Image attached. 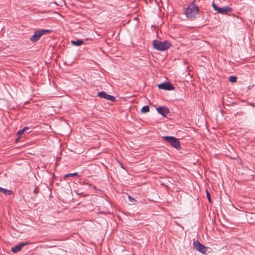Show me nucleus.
I'll use <instances>...</instances> for the list:
<instances>
[{
  "label": "nucleus",
  "instance_id": "nucleus-1",
  "mask_svg": "<svg viewBox=\"0 0 255 255\" xmlns=\"http://www.w3.org/2000/svg\"><path fill=\"white\" fill-rule=\"evenodd\" d=\"M184 13L188 19L193 20L199 14V7L193 2L184 8Z\"/></svg>",
  "mask_w": 255,
  "mask_h": 255
},
{
  "label": "nucleus",
  "instance_id": "nucleus-3",
  "mask_svg": "<svg viewBox=\"0 0 255 255\" xmlns=\"http://www.w3.org/2000/svg\"><path fill=\"white\" fill-rule=\"evenodd\" d=\"M163 138L167 142H169L172 146L176 148L180 147V142L178 139L175 137L170 136H165Z\"/></svg>",
  "mask_w": 255,
  "mask_h": 255
},
{
  "label": "nucleus",
  "instance_id": "nucleus-13",
  "mask_svg": "<svg viewBox=\"0 0 255 255\" xmlns=\"http://www.w3.org/2000/svg\"><path fill=\"white\" fill-rule=\"evenodd\" d=\"M27 130H29V128L25 127L22 129L19 130L17 133L18 137L19 138L20 136L24 133V132H25Z\"/></svg>",
  "mask_w": 255,
  "mask_h": 255
},
{
  "label": "nucleus",
  "instance_id": "nucleus-17",
  "mask_svg": "<svg viewBox=\"0 0 255 255\" xmlns=\"http://www.w3.org/2000/svg\"><path fill=\"white\" fill-rule=\"evenodd\" d=\"M206 195H207V197L208 198V200L209 201V202H211V198H210V193L209 192L206 190Z\"/></svg>",
  "mask_w": 255,
  "mask_h": 255
},
{
  "label": "nucleus",
  "instance_id": "nucleus-15",
  "mask_svg": "<svg viewBox=\"0 0 255 255\" xmlns=\"http://www.w3.org/2000/svg\"><path fill=\"white\" fill-rule=\"evenodd\" d=\"M0 192H2L5 194L6 195H10L11 194V191L7 190L6 189L2 188L1 187H0Z\"/></svg>",
  "mask_w": 255,
  "mask_h": 255
},
{
  "label": "nucleus",
  "instance_id": "nucleus-5",
  "mask_svg": "<svg viewBox=\"0 0 255 255\" xmlns=\"http://www.w3.org/2000/svg\"><path fill=\"white\" fill-rule=\"evenodd\" d=\"M212 6L216 11H217L218 13L221 14H225L229 12H231L232 10V8L229 6H225L223 7H219L216 4H215L214 2L212 3Z\"/></svg>",
  "mask_w": 255,
  "mask_h": 255
},
{
  "label": "nucleus",
  "instance_id": "nucleus-19",
  "mask_svg": "<svg viewBox=\"0 0 255 255\" xmlns=\"http://www.w3.org/2000/svg\"><path fill=\"white\" fill-rule=\"evenodd\" d=\"M34 192L35 194H37V189H35Z\"/></svg>",
  "mask_w": 255,
  "mask_h": 255
},
{
  "label": "nucleus",
  "instance_id": "nucleus-7",
  "mask_svg": "<svg viewBox=\"0 0 255 255\" xmlns=\"http://www.w3.org/2000/svg\"><path fill=\"white\" fill-rule=\"evenodd\" d=\"M98 96L111 101H115L116 100V98L115 97L108 95L105 92H100L98 93Z\"/></svg>",
  "mask_w": 255,
  "mask_h": 255
},
{
  "label": "nucleus",
  "instance_id": "nucleus-16",
  "mask_svg": "<svg viewBox=\"0 0 255 255\" xmlns=\"http://www.w3.org/2000/svg\"><path fill=\"white\" fill-rule=\"evenodd\" d=\"M237 77L236 76H231L229 78V81L231 83L236 82L237 81Z\"/></svg>",
  "mask_w": 255,
  "mask_h": 255
},
{
  "label": "nucleus",
  "instance_id": "nucleus-18",
  "mask_svg": "<svg viewBox=\"0 0 255 255\" xmlns=\"http://www.w3.org/2000/svg\"><path fill=\"white\" fill-rule=\"evenodd\" d=\"M128 198H129V201H131V202H132V201H133V200H134V199H133V198H131V197H130V196H129V197H128Z\"/></svg>",
  "mask_w": 255,
  "mask_h": 255
},
{
  "label": "nucleus",
  "instance_id": "nucleus-4",
  "mask_svg": "<svg viewBox=\"0 0 255 255\" xmlns=\"http://www.w3.org/2000/svg\"><path fill=\"white\" fill-rule=\"evenodd\" d=\"M50 31L49 30L40 29L35 31L33 35L30 38V40L32 42L38 41L40 38L44 34Z\"/></svg>",
  "mask_w": 255,
  "mask_h": 255
},
{
  "label": "nucleus",
  "instance_id": "nucleus-9",
  "mask_svg": "<svg viewBox=\"0 0 255 255\" xmlns=\"http://www.w3.org/2000/svg\"><path fill=\"white\" fill-rule=\"evenodd\" d=\"M156 110L159 114L164 117H166L169 113V110L166 107H159L156 108Z\"/></svg>",
  "mask_w": 255,
  "mask_h": 255
},
{
  "label": "nucleus",
  "instance_id": "nucleus-14",
  "mask_svg": "<svg viewBox=\"0 0 255 255\" xmlns=\"http://www.w3.org/2000/svg\"><path fill=\"white\" fill-rule=\"evenodd\" d=\"M149 111V107L148 106H143L141 109V113L142 114H145Z\"/></svg>",
  "mask_w": 255,
  "mask_h": 255
},
{
  "label": "nucleus",
  "instance_id": "nucleus-11",
  "mask_svg": "<svg viewBox=\"0 0 255 255\" xmlns=\"http://www.w3.org/2000/svg\"><path fill=\"white\" fill-rule=\"evenodd\" d=\"M71 43L74 46H80L84 43V41L81 39H77L76 40H72Z\"/></svg>",
  "mask_w": 255,
  "mask_h": 255
},
{
  "label": "nucleus",
  "instance_id": "nucleus-6",
  "mask_svg": "<svg viewBox=\"0 0 255 255\" xmlns=\"http://www.w3.org/2000/svg\"><path fill=\"white\" fill-rule=\"evenodd\" d=\"M194 247L195 249L202 253L206 254L207 251V248L201 244L199 242H194L193 243Z\"/></svg>",
  "mask_w": 255,
  "mask_h": 255
},
{
  "label": "nucleus",
  "instance_id": "nucleus-12",
  "mask_svg": "<svg viewBox=\"0 0 255 255\" xmlns=\"http://www.w3.org/2000/svg\"><path fill=\"white\" fill-rule=\"evenodd\" d=\"M79 175L78 174V173L75 172V173H68V174L65 175L64 178V179H65L67 177H79Z\"/></svg>",
  "mask_w": 255,
  "mask_h": 255
},
{
  "label": "nucleus",
  "instance_id": "nucleus-10",
  "mask_svg": "<svg viewBox=\"0 0 255 255\" xmlns=\"http://www.w3.org/2000/svg\"><path fill=\"white\" fill-rule=\"evenodd\" d=\"M28 244H29L28 242H26L24 243H21L14 246V247H13L11 249V251L13 253H16L20 251L24 246H25V245H28Z\"/></svg>",
  "mask_w": 255,
  "mask_h": 255
},
{
  "label": "nucleus",
  "instance_id": "nucleus-2",
  "mask_svg": "<svg viewBox=\"0 0 255 255\" xmlns=\"http://www.w3.org/2000/svg\"><path fill=\"white\" fill-rule=\"evenodd\" d=\"M170 45L171 44L167 40L162 42L154 40L153 41V47L158 50L164 51L168 49Z\"/></svg>",
  "mask_w": 255,
  "mask_h": 255
},
{
  "label": "nucleus",
  "instance_id": "nucleus-8",
  "mask_svg": "<svg viewBox=\"0 0 255 255\" xmlns=\"http://www.w3.org/2000/svg\"><path fill=\"white\" fill-rule=\"evenodd\" d=\"M158 87L160 89H163L166 90H173V86L168 82H165L159 84Z\"/></svg>",
  "mask_w": 255,
  "mask_h": 255
}]
</instances>
